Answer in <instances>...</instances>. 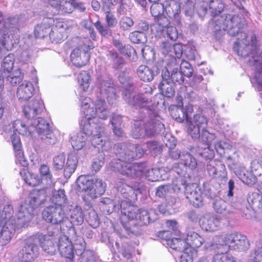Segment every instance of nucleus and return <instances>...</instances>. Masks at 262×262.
<instances>
[{"label":"nucleus","mask_w":262,"mask_h":262,"mask_svg":"<svg viewBox=\"0 0 262 262\" xmlns=\"http://www.w3.org/2000/svg\"><path fill=\"white\" fill-rule=\"evenodd\" d=\"M11 140L15 153L16 164H23L26 162L24 153L22 151V145L20 138L16 134L11 136Z\"/></svg>","instance_id":"nucleus-32"},{"label":"nucleus","mask_w":262,"mask_h":262,"mask_svg":"<svg viewBox=\"0 0 262 262\" xmlns=\"http://www.w3.org/2000/svg\"><path fill=\"white\" fill-rule=\"evenodd\" d=\"M248 201L253 208H257L262 211V193L253 192L248 198Z\"/></svg>","instance_id":"nucleus-51"},{"label":"nucleus","mask_w":262,"mask_h":262,"mask_svg":"<svg viewBox=\"0 0 262 262\" xmlns=\"http://www.w3.org/2000/svg\"><path fill=\"white\" fill-rule=\"evenodd\" d=\"M34 88L33 84L28 81H24L17 88L16 96L21 101H27L33 95Z\"/></svg>","instance_id":"nucleus-27"},{"label":"nucleus","mask_w":262,"mask_h":262,"mask_svg":"<svg viewBox=\"0 0 262 262\" xmlns=\"http://www.w3.org/2000/svg\"><path fill=\"white\" fill-rule=\"evenodd\" d=\"M134 24V21L131 17L124 16L119 20V26L120 30L123 31H129Z\"/></svg>","instance_id":"nucleus-58"},{"label":"nucleus","mask_w":262,"mask_h":262,"mask_svg":"<svg viewBox=\"0 0 262 262\" xmlns=\"http://www.w3.org/2000/svg\"><path fill=\"white\" fill-rule=\"evenodd\" d=\"M20 174L25 182L30 186L34 187L37 186L41 182V179L38 175L30 173L25 168L20 170Z\"/></svg>","instance_id":"nucleus-40"},{"label":"nucleus","mask_w":262,"mask_h":262,"mask_svg":"<svg viewBox=\"0 0 262 262\" xmlns=\"http://www.w3.org/2000/svg\"><path fill=\"white\" fill-rule=\"evenodd\" d=\"M105 184L101 180L95 179L94 180L93 186L90 189L89 197L91 199H94L101 195L105 192Z\"/></svg>","instance_id":"nucleus-39"},{"label":"nucleus","mask_w":262,"mask_h":262,"mask_svg":"<svg viewBox=\"0 0 262 262\" xmlns=\"http://www.w3.org/2000/svg\"><path fill=\"white\" fill-rule=\"evenodd\" d=\"M144 121H136L134 127L132 131L133 138L138 139L146 136L148 137L154 136L156 135L164 133L165 128L163 123H158V126L154 128H149L148 126L144 127Z\"/></svg>","instance_id":"nucleus-9"},{"label":"nucleus","mask_w":262,"mask_h":262,"mask_svg":"<svg viewBox=\"0 0 262 262\" xmlns=\"http://www.w3.org/2000/svg\"><path fill=\"white\" fill-rule=\"evenodd\" d=\"M44 108L43 102L40 99H34L24 106L23 112L28 121H30L35 119V117L40 114Z\"/></svg>","instance_id":"nucleus-16"},{"label":"nucleus","mask_w":262,"mask_h":262,"mask_svg":"<svg viewBox=\"0 0 262 262\" xmlns=\"http://www.w3.org/2000/svg\"><path fill=\"white\" fill-rule=\"evenodd\" d=\"M165 11L168 16L170 18L174 19L178 23H180L181 12V6L176 2L172 3H166Z\"/></svg>","instance_id":"nucleus-36"},{"label":"nucleus","mask_w":262,"mask_h":262,"mask_svg":"<svg viewBox=\"0 0 262 262\" xmlns=\"http://www.w3.org/2000/svg\"><path fill=\"white\" fill-rule=\"evenodd\" d=\"M210 247L215 251L228 249L239 252L247 250L250 243L245 235L235 232L215 236Z\"/></svg>","instance_id":"nucleus-4"},{"label":"nucleus","mask_w":262,"mask_h":262,"mask_svg":"<svg viewBox=\"0 0 262 262\" xmlns=\"http://www.w3.org/2000/svg\"><path fill=\"white\" fill-rule=\"evenodd\" d=\"M200 137L202 143L204 145L205 147H211V144L215 139L214 134L210 133L206 129L202 130V135Z\"/></svg>","instance_id":"nucleus-57"},{"label":"nucleus","mask_w":262,"mask_h":262,"mask_svg":"<svg viewBox=\"0 0 262 262\" xmlns=\"http://www.w3.org/2000/svg\"><path fill=\"white\" fill-rule=\"evenodd\" d=\"M33 209L28 206L27 203L21 205L16 214L15 223L17 228L25 227L28 226L33 216Z\"/></svg>","instance_id":"nucleus-12"},{"label":"nucleus","mask_w":262,"mask_h":262,"mask_svg":"<svg viewBox=\"0 0 262 262\" xmlns=\"http://www.w3.org/2000/svg\"><path fill=\"white\" fill-rule=\"evenodd\" d=\"M212 262H237L236 259L231 254L227 253L215 254L212 258Z\"/></svg>","instance_id":"nucleus-53"},{"label":"nucleus","mask_w":262,"mask_h":262,"mask_svg":"<svg viewBox=\"0 0 262 262\" xmlns=\"http://www.w3.org/2000/svg\"><path fill=\"white\" fill-rule=\"evenodd\" d=\"M67 25L61 22L57 23L53 27L49 33V37L52 42L58 43L62 41L67 36L66 29Z\"/></svg>","instance_id":"nucleus-23"},{"label":"nucleus","mask_w":262,"mask_h":262,"mask_svg":"<svg viewBox=\"0 0 262 262\" xmlns=\"http://www.w3.org/2000/svg\"><path fill=\"white\" fill-rule=\"evenodd\" d=\"M113 45L120 51L122 54L127 55L130 56L132 52L135 53L136 51L131 46H125L123 43L118 39L113 40Z\"/></svg>","instance_id":"nucleus-54"},{"label":"nucleus","mask_w":262,"mask_h":262,"mask_svg":"<svg viewBox=\"0 0 262 262\" xmlns=\"http://www.w3.org/2000/svg\"><path fill=\"white\" fill-rule=\"evenodd\" d=\"M166 146L168 148L169 156L172 159H180L181 152L178 150H173L176 145V141L170 134H166L163 139Z\"/></svg>","instance_id":"nucleus-35"},{"label":"nucleus","mask_w":262,"mask_h":262,"mask_svg":"<svg viewBox=\"0 0 262 262\" xmlns=\"http://www.w3.org/2000/svg\"><path fill=\"white\" fill-rule=\"evenodd\" d=\"M46 200V194L43 190H33L28 198V206L34 210L44 204Z\"/></svg>","instance_id":"nucleus-25"},{"label":"nucleus","mask_w":262,"mask_h":262,"mask_svg":"<svg viewBox=\"0 0 262 262\" xmlns=\"http://www.w3.org/2000/svg\"><path fill=\"white\" fill-rule=\"evenodd\" d=\"M125 202H122L120 204L121 211V220L128 219L129 221L128 225H125L126 230L136 236L140 235L142 233L141 227L146 226L152 221L149 212L145 209H140L135 211L133 206L128 205L126 208L123 206Z\"/></svg>","instance_id":"nucleus-2"},{"label":"nucleus","mask_w":262,"mask_h":262,"mask_svg":"<svg viewBox=\"0 0 262 262\" xmlns=\"http://www.w3.org/2000/svg\"><path fill=\"white\" fill-rule=\"evenodd\" d=\"M98 89L103 97L108 99L116 98V88L113 80L109 78H98Z\"/></svg>","instance_id":"nucleus-19"},{"label":"nucleus","mask_w":262,"mask_h":262,"mask_svg":"<svg viewBox=\"0 0 262 262\" xmlns=\"http://www.w3.org/2000/svg\"><path fill=\"white\" fill-rule=\"evenodd\" d=\"M188 122L194 125V126L199 127L203 130L207 125V120L206 117L197 114L194 116L193 119L191 120L188 121Z\"/></svg>","instance_id":"nucleus-59"},{"label":"nucleus","mask_w":262,"mask_h":262,"mask_svg":"<svg viewBox=\"0 0 262 262\" xmlns=\"http://www.w3.org/2000/svg\"><path fill=\"white\" fill-rule=\"evenodd\" d=\"M116 185L118 191L120 193L123 198L127 200L126 201H121V203L122 202H125L123 208H125V205L128 207L129 205L128 204V203L137 199L138 194L141 192V190L138 187L133 188L121 181L116 182Z\"/></svg>","instance_id":"nucleus-11"},{"label":"nucleus","mask_w":262,"mask_h":262,"mask_svg":"<svg viewBox=\"0 0 262 262\" xmlns=\"http://www.w3.org/2000/svg\"><path fill=\"white\" fill-rule=\"evenodd\" d=\"M146 147L152 155L156 156L162 152L163 146L157 141H151L146 143Z\"/></svg>","instance_id":"nucleus-61"},{"label":"nucleus","mask_w":262,"mask_h":262,"mask_svg":"<svg viewBox=\"0 0 262 262\" xmlns=\"http://www.w3.org/2000/svg\"><path fill=\"white\" fill-rule=\"evenodd\" d=\"M167 245L171 248L179 251L188 250L185 239L183 240L179 238H172L171 239L167 240Z\"/></svg>","instance_id":"nucleus-44"},{"label":"nucleus","mask_w":262,"mask_h":262,"mask_svg":"<svg viewBox=\"0 0 262 262\" xmlns=\"http://www.w3.org/2000/svg\"><path fill=\"white\" fill-rule=\"evenodd\" d=\"M136 73L141 80L144 82H150L159 72L146 65L142 64L137 68Z\"/></svg>","instance_id":"nucleus-28"},{"label":"nucleus","mask_w":262,"mask_h":262,"mask_svg":"<svg viewBox=\"0 0 262 262\" xmlns=\"http://www.w3.org/2000/svg\"><path fill=\"white\" fill-rule=\"evenodd\" d=\"M94 47V43L89 38H84L82 43L75 48L71 53L70 58L72 63L78 68L86 65L90 58L89 51Z\"/></svg>","instance_id":"nucleus-6"},{"label":"nucleus","mask_w":262,"mask_h":262,"mask_svg":"<svg viewBox=\"0 0 262 262\" xmlns=\"http://www.w3.org/2000/svg\"><path fill=\"white\" fill-rule=\"evenodd\" d=\"M95 111L93 108H89L85 112L86 116L92 118H97L105 120L108 116V111L106 108V102L104 99L101 98L97 99L94 103Z\"/></svg>","instance_id":"nucleus-14"},{"label":"nucleus","mask_w":262,"mask_h":262,"mask_svg":"<svg viewBox=\"0 0 262 262\" xmlns=\"http://www.w3.org/2000/svg\"><path fill=\"white\" fill-rule=\"evenodd\" d=\"M39 254V247L33 237L28 238L24 241V246L18 253L21 262H33Z\"/></svg>","instance_id":"nucleus-8"},{"label":"nucleus","mask_w":262,"mask_h":262,"mask_svg":"<svg viewBox=\"0 0 262 262\" xmlns=\"http://www.w3.org/2000/svg\"><path fill=\"white\" fill-rule=\"evenodd\" d=\"M224 7V4L221 0H211L210 2L209 10L213 16L211 23L213 31L216 34L221 35V32L225 31L231 36H235L241 33L246 26L245 18L241 14L219 16Z\"/></svg>","instance_id":"nucleus-1"},{"label":"nucleus","mask_w":262,"mask_h":262,"mask_svg":"<svg viewBox=\"0 0 262 262\" xmlns=\"http://www.w3.org/2000/svg\"><path fill=\"white\" fill-rule=\"evenodd\" d=\"M71 210L70 206L50 205L42 211V218L52 225H59L60 230L67 231L69 234L75 235V228L68 216Z\"/></svg>","instance_id":"nucleus-3"},{"label":"nucleus","mask_w":262,"mask_h":262,"mask_svg":"<svg viewBox=\"0 0 262 262\" xmlns=\"http://www.w3.org/2000/svg\"><path fill=\"white\" fill-rule=\"evenodd\" d=\"M214 147L216 152L220 155L221 157H224L228 159H231L230 156H226L225 155L226 153L228 152L230 148H232V146L230 144L226 142L220 141L215 143Z\"/></svg>","instance_id":"nucleus-47"},{"label":"nucleus","mask_w":262,"mask_h":262,"mask_svg":"<svg viewBox=\"0 0 262 262\" xmlns=\"http://www.w3.org/2000/svg\"><path fill=\"white\" fill-rule=\"evenodd\" d=\"M13 127L19 134L26 136L32 135L35 131L40 136L51 129L49 123L41 117L27 121L26 123L20 120H16L13 122Z\"/></svg>","instance_id":"nucleus-5"},{"label":"nucleus","mask_w":262,"mask_h":262,"mask_svg":"<svg viewBox=\"0 0 262 262\" xmlns=\"http://www.w3.org/2000/svg\"><path fill=\"white\" fill-rule=\"evenodd\" d=\"M51 199L54 203L53 205L70 206L68 204V199L63 189L54 191Z\"/></svg>","instance_id":"nucleus-42"},{"label":"nucleus","mask_w":262,"mask_h":262,"mask_svg":"<svg viewBox=\"0 0 262 262\" xmlns=\"http://www.w3.org/2000/svg\"><path fill=\"white\" fill-rule=\"evenodd\" d=\"M33 209L28 206L27 203L21 205L16 214L15 223L17 228L25 227L28 226L33 216Z\"/></svg>","instance_id":"nucleus-13"},{"label":"nucleus","mask_w":262,"mask_h":262,"mask_svg":"<svg viewBox=\"0 0 262 262\" xmlns=\"http://www.w3.org/2000/svg\"><path fill=\"white\" fill-rule=\"evenodd\" d=\"M57 247L60 255L66 258V262H73V245L67 236L62 235L59 237Z\"/></svg>","instance_id":"nucleus-17"},{"label":"nucleus","mask_w":262,"mask_h":262,"mask_svg":"<svg viewBox=\"0 0 262 262\" xmlns=\"http://www.w3.org/2000/svg\"><path fill=\"white\" fill-rule=\"evenodd\" d=\"M235 172L236 174L239 176V178L243 183L247 185L251 186L255 183V178L251 173L248 172L246 173L244 170H241L239 172L236 171Z\"/></svg>","instance_id":"nucleus-60"},{"label":"nucleus","mask_w":262,"mask_h":262,"mask_svg":"<svg viewBox=\"0 0 262 262\" xmlns=\"http://www.w3.org/2000/svg\"><path fill=\"white\" fill-rule=\"evenodd\" d=\"M106 57L110 61L112 68L116 70L121 69L126 64L124 58L119 55L114 49L108 50L106 53Z\"/></svg>","instance_id":"nucleus-31"},{"label":"nucleus","mask_w":262,"mask_h":262,"mask_svg":"<svg viewBox=\"0 0 262 262\" xmlns=\"http://www.w3.org/2000/svg\"><path fill=\"white\" fill-rule=\"evenodd\" d=\"M76 183L77 190L86 192V195L89 197L90 190L93 186L94 180L85 175H81L77 179Z\"/></svg>","instance_id":"nucleus-33"},{"label":"nucleus","mask_w":262,"mask_h":262,"mask_svg":"<svg viewBox=\"0 0 262 262\" xmlns=\"http://www.w3.org/2000/svg\"><path fill=\"white\" fill-rule=\"evenodd\" d=\"M185 195L190 203L194 207H199L203 205L202 191L196 184L186 185Z\"/></svg>","instance_id":"nucleus-15"},{"label":"nucleus","mask_w":262,"mask_h":262,"mask_svg":"<svg viewBox=\"0 0 262 262\" xmlns=\"http://www.w3.org/2000/svg\"><path fill=\"white\" fill-rule=\"evenodd\" d=\"M39 242L45 252L51 255L55 254L58 247L57 245L55 244V241L46 239L45 241H39Z\"/></svg>","instance_id":"nucleus-46"},{"label":"nucleus","mask_w":262,"mask_h":262,"mask_svg":"<svg viewBox=\"0 0 262 262\" xmlns=\"http://www.w3.org/2000/svg\"><path fill=\"white\" fill-rule=\"evenodd\" d=\"M143 165H116L114 169H117L120 174L127 177L135 179L140 178L143 174Z\"/></svg>","instance_id":"nucleus-18"},{"label":"nucleus","mask_w":262,"mask_h":262,"mask_svg":"<svg viewBox=\"0 0 262 262\" xmlns=\"http://www.w3.org/2000/svg\"><path fill=\"white\" fill-rule=\"evenodd\" d=\"M186 234L187 237L185 238V241L187 246L192 248H198L202 245L204 239L196 232L191 229L188 228L186 231Z\"/></svg>","instance_id":"nucleus-34"},{"label":"nucleus","mask_w":262,"mask_h":262,"mask_svg":"<svg viewBox=\"0 0 262 262\" xmlns=\"http://www.w3.org/2000/svg\"><path fill=\"white\" fill-rule=\"evenodd\" d=\"M50 30V27L49 25L41 24L36 26L34 30V34L36 38H44L48 34L49 35Z\"/></svg>","instance_id":"nucleus-52"},{"label":"nucleus","mask_w":262,"mask_h":262,"mask_svg":"<svg viewBox=\"0 0 262 262\" xmlns=\"http://www.w3.org/2000/svg\"><path fill=\"white\" fill-rule=\"evenodd\" d=\"M104 135V126L103 124L102 126H99L97 127H96V129L93 132L91 139L92 144L96 147L97 145L103 146L104 144V141L105 139Z\"/></svg>","instance_id":"nucleus-38"},{"label":"nucleus","mask_w":262,"mask_h":262,"mask_svg":"<svg viewBox=\"0 0 262 262\" xmlns=\"http://www.w3.org/2000/svg\"><path fill=\"white\" fill-rule=\"evenodd\" d=\"M122 95L127 103L136 108L148 107L151 102L150 99L143 94H136L127 89L123 91Z\"/></svg>","instance_id":"nucleus-10"},{"label":"nucleus","mask_w":262,"mask_h":262,"mask_svg":"<svg viewBox=\"0 0 262 262\" xmlns=\"http://www.w3.org/2000/svg\"><path fill=\"white\" fill-rule=\"evenodd\" d=\"M39 136L41 141L47 145H54L57 141V138L51 129Z\"/></svg>","instance_id":"nucleus-49"},{"label":"nucleus","mask_w":262,"mask_h":262,"mask_svg":"<svg viewBox=\"0 0 262 262\" xmlns=\"http://www.w3.org/2000/svg\"><path fill=\"white\" fill-rule=\"evenodd\" d=\"M165 5L162 3H155L150 7V12L155 18L163 15L165 11Z\"/></svg>","instance_id":"nucleus-64"},{"label":"nucleus","mask_w":262,"mask_h":262,"mask_svg":"<svg viewBox=\"0 0 262 262\" xmlns=\"http://www.w3.org/2000/svg\"><path fill=\"white\" fill-rule=\"evenodd\" d=\"M243 42V44H241L240 42H235L233 47L234 51L236 52L238 56L243 57L251 56L254 62V64L256 65L258 62L260 61V56L257 58L253 57L252 55V53H251V50L253 48V46L249 43H244V41Z\"/></svg>","instance_id":"nucleus-26"},{"label":"nucleus","mask_w":262,"mask_h":262,"mask_svg":"<svg viewBox=\"0 0 262 262\" xmlns=\"http://www.w3.org/2000/svg\"><path fill=\"white\" fill-rule=\"evenodd\" d=\"M161 117L157 113L152 112L149 115V119L147 122H144V127L148 126L149 128H155L158 126V123H163L161 122Z\"/></svg>","instance_id":"nucleus-63"},{"label":"nucleus","mask_w":262,"mask_h":262,"mask_svg":"<svg viewBox=\"0 0 262 262\" xmlns=\"http://www.w3.org/2000/svg\"><path fill=\"white\" fill-rule=\"evenodd\" d=\"M15 61L14 55L13 54H9L3 59L2 64V67L5 71L10 73L13 69Z\"/></svg>","instance_id":"nucleus-62"},{"label":"nucleus","mask_w":262,"mask_h":262,"mask_svg":"<svg viewBox=\"0 0 262 262\" xmlns=\"http://www.w3.org/2000/svg\"><path fill=\"white\" fill-rule=\"evenodd\" d=\"M114 149L119 160L126 164H129L130 161L134 158V152L131 149H135L137 156L139 157L144 154L142 147L139 144H129L128 146L126 143H119L114 145Z\"/></svg>","instance_id":"nucleus-7"},{"label":"nucleus","mask_w":262,"mask_h":262,"mask_svg":"<svg viewBox=\"0 0 262 262\" xmlns=\"http://www.w3.org/2000/svg\"><path fill=\"white\" fill-rule=\"evenodd\" d=\"M94 26L102 37L108 38L112 35V30L111 27L107 25H104L98 20L94 24Z\"/></svg>","instance_id":"nucleus-55"},{"label":"nucleus","mask_w":262,"mask_h":262,"mask_svg":"<svg viewBox=\"0 0 262 262\" xmlns=\"http://www.w3.org/2000/svg\"><path fill=\"white\" fill-rule=\"evenodd\" d=\"M213 207L217 213L226 214L230 212L228 207L229 205L221 199H217L213 201Z\"/></svg>","instance_id":"nucleus-45"},{"label":"nucleus","mask_w":262,"mask_h":262,"mask_svg":"<svg viewBox=\"0 0 262 262\" xmlns=\"http://www.w3.org/2000/svg\"><path fill=\"white\" fill-rule=\"evenodd\" d=\"M129 39L135 43H144L147 40L146 33L138 31L131 32L129 34Z\"/></svg>","instance_id":"nucleus-48"},{"label":"nucleus","mask_w":262,"mask_h":262,"mask_svg":"<svg viewBox=\"0 0 262 262\" xmlns=\"http://www.w3.org/2000/svg\"><path fill=\"white\" fill-rule=\"evenodd\" d=\"M103 124L98 120L97 118H92L89 116L86 118L85 117L82 119L80 123V128L82 129L83 136H90L93 134V132L96 129V126H97V128L99 126H102Z\"/></svg>","instance_id":"nucleus-24"},{"label":"nucleus","mask_w":262,"mask_h":262,"mask_svg":"<svg viewBox=\"0 0 262 262\" xmlns=\"http://www.w3.org/2000/svg\"><path fill=\"white\" fill-rule=\"evenodd\" d=\"M60 228L50 225L47 228V233L46 234L42 233H38L37 235V238L38 241H45L46 239L56 241L60 233Z\"/></svg>","instance_id":"nucleus-41"},{"label":"nucleus","mask_w":262,"mask_h":262,"mask_svg":"<svg viewBox=\"0 0 262 262\" xmlns=\"http://www.w3.org/2000/svg\"><path fill=\"white\" fill-rule=\"evenodd\" d=\"M70 206L71 207V210L69 212H71L70 215L71 220H70V222L72 223L73 227H74V225H81L84 221V214L82 209L78 206L75 207L71 205Z\"/></svg>","instance_id":"nucleus-37"},{"label":"nucleus","mask_w":262,"mask_h":262,"mask_svg":"<svg viewBox=\"0 0 262 262\" xmlns=\"http://www.w3.org/2000/svg\"><path fill=\"white\" fill-rule=\"evenodd\" d=\"M76 245L80 246V249L77 248L76 250V254L79 256L80 262H90L93 259V251L85 249L86 244L82 238L79 237V243H76Z\"/></svg>","instance_id":"nucleus-30"},{"label":"nucleus","mask_w":262,"mask_h":262,"mask_svg":"<svg viewBox=\"0 0 262 262\" xmlns=\"http://www.w3.org/2000/svg\"><path fill=\"white\" fill-rule=\"evenodd\" d=\"M221 218L217 215L206 214L200 219V226L206 231H215L221 226Z\"/></svg>","instance_id":"nucleus-21"},{"label":"nucleus","mask_w":262,"mask_h":262,"mask_svg":"<svg viewBox=\"0 0 262 262\" xmlns=\"http://www.w3.org/2000/svg\"><path fill=\"white\" fill-rule=\"evenodd\" d=\"M86 137L83 135L81 132L78 133L77 136L71 137V142L74 149L79 150L85 145Z\"/></svg>","instance_id":"nucleus-50"},{"label":"nucleus","mask_w":262,"mask_h":262,"mask_svg":"<svg viewBox=\"0 0 262 262\" xmlns=\"http://www.w3.org/2000/svg\"><path fill=\"white\" fill-rule=\"evenodd\" d=\"M94 26L102 37L108 38L112 35V30L111 27L107 25H104L98 20L94 24Z\"/></svg>","instance_id":"nucleus-56"},{"label":"nucleus","mask_w":262,"mask_h":262,"mask_svg":"<svg viewBox=\"0 0 262 262\" xmlns=\"http://www.w3.org/2000/svg\"><path fill=\"white\" fill-rule=\"evenodd\" d=\"M16 226L11 221H6L0 226V245L5 246L11 240Z\"/></svg>","instance_id":"nucleus-22"},{"label":"nucleus","mask_w":262,"mask_h":262,"mask_svg":"<svg viewBox=\"0 0 262 262\" xmlns=\"http://www.w3.org/2000/svg\"><path fill=\"white\" fill-rule=\"evenodd\" d=\"M78 6V3L75 0H69V1H60L59 2L58 6L54 7L57 10H60L62 12L70 13L72 12L74 8Z\"/></svg>","instance_id":"nucleus-43"},{"label":"nucleus","mask_w":262,"mask_h":262,"mask_svg":"<svg viewBox=\"0 0 262 262\" xmlns=\"http://www.w3.org/2000/svg\"><path fill=\"white\" fill-rule=\"evenodd\" d=\"M177 99L179 101V104L176 107L170 110V115L171 117L179 122H183L185 120H188V114L186 110L183 107L182 98L178 97Z\"/></svg>","instance_id":"nucleus-29"},{"label":"nucleus","mask_w":262,"mask_h":262,"mask_svg":"<svg viewBox=\"0 0 262 262\" xmlns=\"http://www.w3.org/2000/svg\"><path fill=\"white\" fill-rule=\"evenodd\" d=\"M162 80L158 85V88L161 94L167 98H172L175 94L174 84L170 80V74L166 69L162 71Z\"/></svg>","instance_id":"nucleus-20"}]
</instances>
